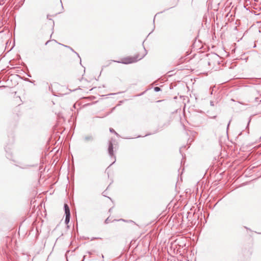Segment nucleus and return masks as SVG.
I'll use <instances>...</instances> for the list:
<instances>
[{"label": "nucleus", "mask_w": 261, "mask_h": 261, "mask_svg": "<svg viewBox=\"0 0 261 261\" xmlns=\"http://www.w3.org/2000/svg\"><path fill=\"white\" fill-rule=\"evenodd\" d=\"M64 208H65V212L66 216H67V217L68 216H70V210H69V208L67 204H64Z\"/></svg>", "instance_id": "obj_4"}, {"label": "nucleus", "mask_w": 261, "mask_h": 261, "mask_svg": "<svg viewBox=\"0 0 261 261\" xmlns=\"http://www.w3.org/2000/svg\"><path fill=\"white\" fill-rule=\"evenodd\" d=\"M154 90L156 92H158L160 90V88L158 87H155L154 88Z\"/></svg>", "instance_id": "obj_7"}, {"label": "nucleus", "mask_w": 261, "mask_h": 261, "mask_svg": "<svg viewBox=\"0 0 261 261\" xmlns=\"http://www.w3.org/2000/svg\"><path fill=\"white\" fill-rule=\"evenodd\" d=\"M46 49L53 52L61 51L65 47L63 45L59 44L55 40L48 41L46 43Z\"/></svg>", "instance_id": "obj_1"}, {"label": "nucleus", "mask_w": 261, "mask_h": 261, "mask_svg": "<svg viewBox=\"0 0 261 261\" xmlns=\"http://www.w3.org/2000/svg\"><path fill=\"white\" fill-rule=\"evenodd\" d=\"M69 219H70V216H68L67 217V216H66V219H65V222L66 223H68V222L69 221Z\"/></svg>", "instance_id": "obj_6"}, {"label": "nucleus", "mask_w": 261, "mask_h": 261, "mask_svg": "<svg viewBox=\"0 0 261 261\" xmlns=\"http://www.w3.org/2000/svg\"><path fill=\"white\" fill-rule=\"evenodd\" d=\"M127 222H133L132 221H125L123 219H120L118 222L116 224L115 226L117 228H123L126 227V223Z\"/></svg>", "instance_id": "obj_3"}, {"label": "nucleus", "mask_w": 261, "mask_h": 261, "mask_svg": "<svg viewBox=\"0 0 261 261\" xmlns=\"http://www.w3.org/2000/svg\"><path fill=\"white\" fill-rule=\"evenodd\" d=\"M144 56L143 55H135L133 56L127 57L126 58H124L121 60L120 63L125 64H131L133 63H135L138 61L140 60L141 59L143 58Z\"/></svg>", "instance_id": "obj_2"}, {"label": "nucleus", "mask_w": 261, "mask_h": 261, "mask_svg": "<svg viewBox=\"0 0 261 261\" xmlns=\"http://www.w3.org/2000/svg\"><path fill=\"white\" fill-rule=\"evenodd\" d=\"M208 65H211V63L210 62H208Z\"/></svg>", "instance_id": "obj_8"}, {"label": "nucleus", "mask_w": 261, "mask_h": 261, "mask_svg": "<svg viewBox=\"0 0 261 261\" xmlns=\"http://www.w3.org/2000/svg\"><path fill=\"white\" fill-rule=\"evenodd\" d=\"M109 152L111 155H113V145L112 143L110 144L109 147Z\"/></svg>", "instance_id": "obj_5"}]
</instances>
